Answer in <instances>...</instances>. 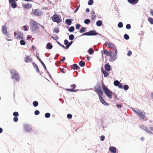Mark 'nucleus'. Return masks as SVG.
I'll return each instance as SVG.
<instances>
[{"label":"nucleus","mask_w":153,"mask_h":153,"mask_svg":"<svg viewBox=\"0 0 153 153\" xmlns=\"http://www.w3.org/2000/svg\"><path fill=\"white\" fill-rule=\"evenodd\" d=\"M39 111L38 110H36L34 112V114L36 115H38L39 114Z\"/></svg>","instance_id":"6e6d98bb"},{"label":"nucleus","mask_w":153,"mask_h":153,"mask_svg":"<svg viewBox=\"0 0 153 153\" xmlns=\"http://www.w3.org/2000/svg\"><path fill=\"white\" fill-rule=\"evenodd\" d=\"M32 128L31 126L27 124L24 125V130L26 132H29L31 130Z\"/></svg>","instance_id":"ddd939ff"},{"label":"nucleus","mask_w":153,"mask_h":153,"mask_svg":"<svg viewBox=\"0 0 153 153\" xmlns=\"http://www.w3.org/2000/svg\"><path fill=\"white\" fill-rule=\"evenodd\" d=\"M18 118L17 117H15L13 118V120L15 122H17L18 121Z\"/></svg>","instance_id":"864d4df0"},{"label":"nucleus","mask_w":153,"mask_h":153,"mask_svg":"<svg viewBox=\"0 0 153 153\" xmlns=\"http://www.w3.org/2000/svg\"><path fill=\"white\" fill-rule=\"evenodd\" d=\"M117 86H118V87L120 88H123L122 84L120 82L119 84V85H117Z\"/></svg>","instance_id":"5fc2aeb1"},{"label":"nucleus","mask_w":153,"mask_h":153,"mask_svg":"<svg viewBox=\"0 0 153 153\" xmlns=\"http://www.w3.org/2000/svg\"><path fill=\"white\" fill-rule=\"evenodd\" d=\"M90 22V20L89 19H87L85 20L84 22L86 24H89Z\"/></svg>","instance_id":"473e14b6"},{"label":"nucleus","mask_w":153,"mask_h":153,"mask_svg":"<svg viewBox=\"0 0 153 153\" xmlns=\"http://www.w3.org/2000/svg\"><path fill=\"white\" fill-rule=\"evenodd\" d=\"M65 59V57H63L61 59V61L62 62L64 61Z\"/></svg>","instance_id":"e2e57ef3"},{"label":"nucleus","mask_w":153,"mask_h":153,"mask_svg":"<svg viewBox=\"0 0 153 153\" xmlns=\"http://www.w3.org/2000/svg\"><path fill=\"white\" fill-rule=\"evenodd\" d=\"M80 27V25L79 24H77L76 26V29H79Z\"/></svg>","instance_id":"603ef678"},{"label":"nucleus","mask_w":153,"mask_h":153,"mask_svg":"<svg viewBox=\"0 0 153 153\" xmlns=\"http://www.w3.org/2000/svg\"><path fill=\"white\" fill-rule=\"evenodd\" d=\"M94 1L93 0H89L88 2V4L90 5H92Z\"/></svg>","instance_id":"49530a36"},{"label":"nucleus","mask_w":153,"mask_h":153,"mask_svg":"<svg viewBox=\"0 0 153 153\" xmlns=\"http://www.w3.org/2000/svg\"><path fill=\"white\" fill-rule=\"evenodd\" d=\"M103 51L104 54L108 56H110L109 60L110 61L112 62L115 60V58H114L113 57V55L112 54V51H108L106 49H104Z\"/></svg>","instance_id":"39448f33"},{"label":"nucleus","mask_w":153,"mask_h":153,"mask_svg":"<svg viewBox=\"0 0 153 153\" xmlns=\"http://www.w3.org/2000/svg\"><path fill=\"white\" fill-rule=\"evenodd\" d=\"M126 28L128 29H129L131 28V26L130 24H128L126 25Z\"/></svg>","instance_id":"3c124183"},{"label":"nucleus","mask_w":153,"mask_h":153,"mask_svg":"<svg viewBox=\"0 0 153 153\" xmlns=\"http://www.w3.org/2000/svg\"><path fill=\"white\" fill-rule=\"evenodd\" d=\"M30 27L32 32L34 33H37L39 32V28L37 24L33 20L30 21Z\"/></svg>","instance_id":"f03ea898"},{"label":"nucleus","mask_w":153,"mask_h":153,"mask_svg":"<svg viewBox=\"0 0 153 153\" xmlns=\"http://www.w3.org/2000/svg\"><path fill=\"white\" fill-rule=\"evenodd\" d=\"M12 79L14 78L17 81L20 79V77L17 72L15 70H12L10 71Z\"/></svg>","instance_id":"423d86ee"},{"label":"nucleus","mask_w":153,"mask_h":153,"mask_svg":"<svg viewBox=\"0 0 153 153\" xmlns=\"http://www.w3.org/2000/svg\"><path fill=\"white\" fill-rule=\"evenodd\" d=\"M124 38L126 40H128L129 39V37L128 35L127 34H125L124 36Z\"/></svg>","instance_id":"ea45409f"},{"label":"nucleus","mask_w":153,"mask_h":153,"mask_svg":"<svg viewBox=\"0 0 153 153\" xmlns=\"http://www.w3.org/2000/svg\"><path fill=\"white\" fill-rule=\"evenodd\" d=\"M32 64L33 65L34 67L35 68H37V67H38L37 65L34 62Z\"/></svg>","instance_id":"052dcab7"},{"label":"nucleus","mask_w":153,"mask_h":153,"mask_svg":"<svg viewBox=\"0 0 153 153\" xmlns=\"http://www.w3.org/2000/svg\"><path fill=\"white\" fill-rule=\"evenodd\" d=\"M52 45L50 43H48L46 45V48L48 49H51L52 48Z\"/></svg>","instance_id":"412c9836"},{"label":"nucleus","mask_w":153,"mask_h":153,"mask_svg":"<svg viewBox=\"0 0 153 153\" xmlns=\"http://www.w3.org/2000/svg\"><path fill=\"white\" fill-rule=\"evenodd\" d=\"M94 88L95 89V91L99 96V98L101 102L104 105H108L109 104L105 101V100L102 97L103 94V92L101 89L100 85L99 84H98Z\"/></svg>","instance_id":"f257e3e1"},{"label":"nucleus","mask_w":153,"mask_h":153,"mask_svg":"<svg viewBox=\"0 0 153 153\" xmlns=\"http://www.w3.org/2000/svg\"><path fill=\"white\" fill-rule=\"evenodd\" d=\"M127 1L130 4L133 5L137 3L139 0H127Z\"/></svg>","instance_id":"dca6fc26"},{"label":"nucleus","mask_w":153,"mask_h":153,"mask_svg":"<svg viewBox=\"0 0 153 153\" xmlns=\"http://www.w3.org/2000/svg\"><path fill=\"white\" fill-rule=\"evenodd\" d=\"M64 44L65 45L67 46V45H68L69 42L68 41L67 39H65L64 40Z\"/></svg>","instance_id":"09e8293b"},{"label":"nucleus","mask_w":153,"mask_h":153,"mask_svg":"<svg viewBox=\"0 0 153 153\" xmlns=\"http://www.w3.org/2000/svg\"><path fill=\"white\" fill-rule=\"evenodd\" d=\"M52 21L54 22H56L57 23H59L61 22V20L59 17V16L57 14L53 15L52 17Z\"/></svg>","instance_id":"1a4fd4ad"},{"label":"nucleus","mask_w":153,"mask_h":153,"mask_svg":"<svg viewBox=\"0 0 153 153\" xmlns=\"http://www.w3.org/2000/svg\"><path fill=\"white\" fill-rule=\"evenodd\" d=\"M116 106L118 108H121V105L120 104H117V105Z\"/></svg>","instance_id":"338daca9"},{"label":"nucleus","mask_w":153,"mask_h":153,"mask_svg":"<svg viewBox=\"0 0 153 153\" xmlns=\"http://www.w3.org/2000/svg\"><path fill=\"white\" fill-rule=\"evenodd\" d=\"M79 65L81 67H83L85 66V63L82 61H80L79 63Z\"/></svg>","instance_id":"b1692460"},{"label":"nucleus","mask_w":153,"mask_h":153,"mask_svg":"<svg viewBox=\"0 0 153 153\" xmlns=\"http://www.w3.org/2000/svg\"><path fill=\"white\" fill-rule=\"evenodd\" d=\"M71 87H72V89H65V90L66 91H69L71 92H76L78 91L79 90H74V89L76 87V85L75 84H74L73 85H71Z\"/></svg>","instance_id":"4468645a"},{"label":"nucleus","mask_w":153,"mask_h":153,"mask_svg":"<svg viewBox=\"0 0 153 153\" xmlns=\"http://www.w3.org/2000/svg\"><path fill=\"white\" fill-rule=\"evenodd\" d=\"M88 52L89 54H91L94 52V51L92 48H90L88 50Z\"/></svg>","instance_id":"4c0bfd02"},{"label":"nucleus","mask_w":153,"mask_h":153,"mask_svg":"<svg viewBox=\"0 0 153 153\" xmlns=\"http://www.w3.org/2000/svg\"><path fill=\"white\" fill-rule=\"evenodd\" d=\"M114 51H115V53L112 55H113V57L114 58H116L115 57L116 56L117 53V49H116V48L115 49Z\"/></svg>","instance_id":"c85d7f7f"},{"label":"nucleus","mask_w":153,"mask_h":153,"mask_svg":"<svg viewBox=\"0 0 153 153\" xmlns=\"http://www.w3.org/2000/svg\"><path fill=\"white\" fill-rule=\"evenodd\" d=\"M109 151L113 153H116V149L115 147L112 146L109 148Z\"/></svg>","instance_id":"a211bd4d"},{"label":"nucleus","mask_w":153,"mask_h":153,"mask_svg":"<svg viewBox=\"0 0 153 153\" xmlns=\"http://www.w3.org/2000/svg\"><path fill=\"white\" fill-rule=\"evenodd\" d=\"M102 72L104 74V77H107L108 76V74L106 71H104L103 69H102Z\"/></svg>","instance_id":"393cba45"},{"label":"nucleus","mask_w":153,"mask_h":153,"mask_svg":"<svg viewBox=\"0 0 153 153\" xmlns=\"http://www.w3.org/2000/svg\"><path fill=\"white\" fill-rule=\"evenodd\" d=\"M148 20L150 23L153 24V19L151 17L148 18Z\"/></svg>","instance_id":"7c9ffc66"},{"label":"nucleus","mask_w":153,"mask_h":153,"mask_svg":"<svg viewBox=\"0 0 153 153\" xmlns=\"http://www.w3.org/2000/svg\"><path fill=\"white\" fill-rule=\"evenodd\" d=\"M74 30V26H71L70 27L69 29V31L70 32H73Z\"/></svg>","instance_id":"f704fd0d"},{"label":"nucleus","mask_w":153,"mask_h":153,"mask_svg":"<svg viewBox=\"0 0 153 153\" xmlns=\"http://www.w3.org/2000/svg\"><path fill=\"white\" fill-rule=\"evenodd\" d=\"M72 116L71 114H68L67 115V117L68 119H71L72 118Z\"/></svg>","instance_id":"de8ad7c7"},{"label":"nucleus","mask_w":153,"mask_h":153,"mask_svg":"<svg viewBox=\"0 0 153 153\" xmlns=\"http://www.w3.org/2000/svg\"><path fill=\"white\" fill-rule=\"evenodd\" d=\"M39 60L41 62V64H42V65H43V67H44V68H45V69L46 70L47 69H46V66H45V64H44V63L42 61V60L41 59H39Z\"/></svg>","instance_id":"72a5a7b5"},{"label":"nucleus","mask_w":153,"mask_h":153,"mask_svg":"<svg viewBox=\"0 0 153 153\" xmlns=\"http://www.w3.org/2000/svg\"><path fill=\"white\" fill-rule=\"evenodd\" d=\"M23 28L24 29V30H25V31L27 30V27L25 26H23Z\"/></svg>","instance_id":"680f3d73"},{"label":"nucleus","mask_w":153,"mask_h":153,"mask_svg":"<svg viewBox=\"0 0 153 153\" xmlns=\"http://www.w3.org/2000/svg\"><path fill=\"white\" fill-rule=\"evenodd\" d=\"M71 21L69 19H67L65 20L66 23L68 25H70L71 24Z\"/></svg>","instance_id":"a878e982"},{"label":"nucleus","mask_w":153,"mask_h":153,"mask_svg":"<svg viewBox=\"0 0 153 153\" xmlns=\"http://www.w3.org/2000/svg\"><path fill=\"white\" fill-rule=\"evenodd\" d=\"M90 11V10L89 9V8H87L86 10V11L87 12V13H88Z\"/></svg>","instance_id":"774afa93"},{"label":"nucleus","mask_w":153,"mask_h":153,"mask_svg":"<svg viewBox=\"0 0 153 153\" xmlns=\"http://www.w3.org/2000/svg\"><path fill=\"white\" fill-rule=\"evenodd\" d=\"M123 23L122 22H120L118 23V26L120 28H121L123 27Z\"/></svg>","instance_id":"e433bc0d"},{"label":"nucleus","mask_w":153,"mask_h":153,"mask_svg":"<svg viewBox=\"0 0 153 153\" xmlns=\"http://www.w3.org/2000/svg\"><path fill=\"white\" fill-rule=\"evenodd\" d=\"M102 87L106 95L109 99H111L113 93L111 90L107 88L103 83L102 84Z\"/></svg>","instance_id":"7ed1b4c3"},{"label":"nucleus","mask_w":153,"mask_h":153,"mask_svg":"<svg viewBox=\"0 0 153 153\" xmlns=\"http://www.w3.org/2000/svg\"><path fill=\"white\" fill-rule=\"evenodd\" d=\"M14 35L15 38L17 39H20L23 38V35L22 32L16 31L14 33Z\"/></svg>","instance_id":"0eeeda50"},{"label":"nucleus","mask_w":153,"mask_h":153,"mask_svg":"<svg viewBox=\"0 0 153 153\" xmlns=\"http://www.w3.org/2000/svg\"><path fill=\"white\" fill-rule=\"evenodd\" d=\"M100 137V140L102 141H103L105 139V136L104 135H102Z\"/></svg>","instance_id":"4d7b16f0"},{"label":"nucleus","mask_w":153,"mask_h":153,"mask_svg":"<svg viewBox=\"0 0 153 153\" xmlns=\"http://www.w3.org/2000/svg\"><path fill=\"white\" fill-rule=\"evenodd\" d=\"M32 37L31 36H28L27 37V39H30L31 38H32Z\"/></svg>","instance_id":"0e129e2a"},{"label":"nucleus","mask_w":153,"mask_h":153,"mask_svg":"<svg viewBox=\"0 0 153 153\" xmlns=\"http://www.w3.org/2000/svg\"><path fill=\"white\" fill-rule=\"evenodd\" d=\"M123 88L124 90H127L128 89L129 87L128 85H124Z\"/></svg>","instance_id":"c03bdc74"},{"label":"nucleus","mask_w":153,"mask_h":153,"mask_svg":"<svg viewBox=\"0 0 153 153\" xmlns=\"http://www.w3.org/2000/svg\"><path fill=\"white\" fill-rule=\"evenodd\" d=\"M13 115L15 117H17L19 116V114L18 112H13Z\"/></svg>","instance_id":"a19ab883"},{"label":"nucleus","mask_w":153,"mask_h":153,"mask_svg":"<svg viewBox=\"0 0 153 153\" xmlns=\"http://www.w3.org/2000/svg\"><path fill=\"white\" fill-rule=\"evenodd\" d=\"M57 43L60 46L62 47L63 48L65 49V46L63 45H62L61 43H60L59 42L57 41Z\"/></svg>","instance_id":"bf43d9fd"},{"label":"nucleus","mask_w":153,"mask_h":153,"mask_svg":"<svg viewBox=\"0 0 153 153\" xmlns=\"http://www.w3.org/2000/svg\"><path fill=\"white\" fill-rule=\"evenodd\" d=\"M150 12L151 14L153 16V10L152 9L151 10Z\"/></svg>","instance_id":"69168bd1"},{"label":"nucleus","mask_w":153,"mask_h":153,"mask_svg":"<svg viewBox=\"0 0 153 153\" xmlns=\"http://www.w3.org/2000/svg\"><path fill=\"white\" fill-rule=\"evenodd\" d=\"M33 105L34 107H36L38 105V102L37 101H34L33 102Z\"/></svg>","instance_id":"c756f323"},{"label":"nucleus","mask_w":153,"mask_h":153,"mask_svg":"<svg viewBox=\"0 0 153 153\" xmlns=\"http://www.w3.org/2000/svg\"><path fill=\"white\" fill-rule=\"evenodd\" d=\"M105 70L108 71H110L111 67L108 64H106L105 65Z\"/></svg>","instance_id":"6ab92c4d"},{"label":"nucleus","mask_w":153,"mask_h":153,"mask_svg":"<svg viewBox=\"0 0 153 153\" xmlns=\"http://www.w3.org/2000/svg\"><path fill=\"white\" fill-rule=\"evenodd\" d=\"M59 32L58 28H55L53 30V32L58 33Z\"/></svg>","instance_id":"37998d69"},{"label":"nucleus","mask_w":153,"mask_h":153,"mask_svg":"<svg viewBox=\"0 0 153 153\" xmlns=\"http://www.w3.org/2000/svg\"><path fill=\"white\" fill-rule=\"evenodd\" d=\"M105 45L109 48H115V45L113 44L110 42H106L105 43Z\"/></svg>","instance_id":"f8f14e48"},{"label":"nucleus","mask_w":153,"mask_h":153,"mask_svg":"<svg viewBox=\"0 0 153 153\" xmlns=\"http://www.w3.org/2000/svg\"><path fill=\"white\" fill-rule=\"evenodd\" d=\"M120 83V82L118 80H115L114 82V85L117 86L119 85V84Z\"/></svg>","instance_id":"2f4dec72"},{"label":"nucleus","mask_w":153,"mask_h":153,"mask_svg":"<svg viewBox=\"0 0 153 153\" xmlns=\"http://www.w3.org/2000/svg\"><path fill=\"white\" fill-rule=\"evenodd\" d=\"M85 27H82L79 30V32L82 33L85 31Z\"/></svg>","instance_id":"58836bf2"},{"label":"nucleus","mask_w":153,"mask_h":153,"mask_svg":"<svg viewBox=\"0 0 153 153\" xmlns=\"http://www.w3.org/2000/svg\"><path fill=\"white\" fill-rule=\"evenodd\" d=\"M135 113L140 119L141 120L145 119V120H147V117H146L145 112L138 111H135Z\"/></svg>","instance_id":"20e7f679"},{"label":"nucleus","mask_w":153,"mask_h":153,"mask_svg":"<svg viewBox=\"0 0 153 153\" xmlns=\"http://www.w3.org/2000/svg\"><path fill=\"white\" fill-rule=\"evenodd\" d=\"M32 58L29 56H27L25 59V61L26 63H28L31 61Z\"/></svg>","instance_id":"f3484780"},{"label":"nucleus","mask_w":153,"mask_h":153,"mask_svg":"<svg viewBox=\"0 0 153 153\" xmlns=\"http://www.w3.org/2000/svg\"><path fill=\"white\" fill-rule=\"evenodd\" d=\"M20 43L21 45H23L25 44V42L24 40H21L20 41Z\"/></svg>","instance_id":"79ce46f5"},{"label":"nucleus","mask_w":153,"mask_h":153,"mask_svg":"<svg viewBox=\"0 0 153 153\" xmlns=\"http://www.w3.org/2000/svg\"><path fill=\"white\" fill-rule=\"evenodd\" d=\"M45 116L46 118H49L50 116V114L49 113H46L45 114Z\"/></svg>","instance_id":"a18cd8bd"},{"label":"nucleus","mask_w":153,"mask_h":153,"mask_svg":"<svg viewBox=\"0 0 153 153\" xmlns=\"http://www.w3.org/2000/svg\"><path fill=\"white\" fill-rule=\"evenodd\" d=\"M9 1L12 8H15L17 7V5L16 4V2L15 0H9Z\"/></svg>","instance_id":"9b49d317"},{"label":"nucleus","mask_w":153,"mask_h":153,"mask_svg":"<svg viewBox=\"0 0 153 153\" xmlns=\"http://www.w3.org/2000/svg\"><path fill=\"white\" fill-rule=\"evenodd\" d=\"M102 24V22L100 20H99L96 22L97 25L98 26H100Z\"/></svg>","instance_id":"cd10ccee"},{"label":"nucleus","mask_w":153,"mask_h":153,"mask_svg":"<svg viewBox=\"0 0 153 153\" xmlns=\"http://www.w3.org/2000/svg\"><path fill=\"white\" fill-rule=\"evenodd\" d=\"M73 68L74 70H78L80 68V67L76 64H74L73 65Z\"/></svg>","instance_id":"4be33fe9"},{"label":"nucleus","mask_w":153,"mask_h":153,"mask_svg":"<svg viewBox=\"0 0 153 153\" xmlns=\"http://www.w3.org/2000/svg\"><path fill=\"white\" fill-rule=\"evenodd\" d=\"M140 127L143 130H144L145 131H147V128L143 125H140Z\"/></svg>","instance_id":"bb28decb"},{"label":"nucleus","mask_w":153,"mask_h":153,"mask_svg":"<svg viewBox=\"0 0 153 153\" xmlns=\"http://www.w3.org/2000/svg\"><path fill=\"white\" fill-rule=\"evenodd\" d=\"M97 34V33L96 32V31L92 30L89 31V32L85 33H84L83 35H96Z\"/></svg>","instance_id":"9d476101"},{"label":"nucleus","mask_w":153,"mask_h":153,"mask_svg":"<svg viewBox=\"0 0 153 153\" xmlns=\"http://www.w3.org/2000/svg\"><path fill=\"white\" fill-rule=\"evenodd\" d=\"M22 7L25 8L29 9L31 7V4L29 3L23 4L22 5Z\"/></svg>","instance_id":"aec40b11"},{"label":"nucleus","mask_w":153,"mask_h":153,"mask_svg":"<svg viewBox=\"0 0 153 153\" xmlns=\"http://www.w3.org/2000/svg\"><path fill=\"white\" fill-rule=\"evenodd\" d=\"M7 28L5 26H2V31L4 34H6L7 33Z\"/></svg>","instance_id":"2eb2a0df"},{"label":"nucleus","mask_w":153,"mask_h":153,"mask_svg":"<svg viewBox=\"0 0 153 153\" xmlns=\"http://www.w3.org/2000/svg\"><path fill=\"white\" fill-rule=\"evenodd\" d=\"M73 43V41H71L68 43V45H67V46H66V47L67 49H68L69 47L71 46V45Z\"/></svg>","instance_id":"8fccbe9b"},{"label":"nucleus","mask_w":153,"mask_h":153,"mask_svg":"<svg viewBox=\"0 0 153 153\" xmlns=\"http://www.w3.org/2000/svg\"><path fill=\"white\" fill-rule=\"evenodd\" d=\"M32 14L37 16H41L43 14L42 11L39 9L33 10L31 12Z\"/></svg>","instance_id":"6e6552de"},{"label":"nucleus","mask_w":153,"mask_h":153,"mask_svg":"<svg viewBox=\"0 0 153 153\" xmlns=\"http://www.w3.org/2000/svg\"><path fill=\"white\" fill-rule=\"evenodd\" d=\"M74 38V36L73 34H71L69 36V39L70 40H73Z\"/></svg>","instance_id":"c9c22d12"},{"label":"nucleus","mask_w":153,"mask_h":153,"mask_svg":"<svg viewBox=\"0 0 153 153\" xmlns=\"http://www.w3.org/2000/svg\"><path fill=\"white\" fill-rule=\"evenodd\" d=\"M92 15L91 16V19L92 20H95L96 18V16L95 14V13L94 11H93V12H92Z\"/></svg>","instance_id":"5701e85b"},{"label":"nucleus","mask_w":153,"mask_h":153,"mask_svg":"<svg viewBox=\"0 0 153 153\" xmlns=\"http://www.w3.org/2000/svg\"><path fill=\"white\" fill-rule=\"evenodd\" d=\"M132 54V52L130 51H128V53H127V56H130Z\"/></svg>","instance_id":"13d9d810"}]
</instances>
